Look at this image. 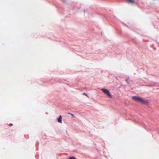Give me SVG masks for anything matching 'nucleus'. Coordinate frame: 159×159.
<instances>
[{
    "label": "nucleus",
    "mask_w": 159,
    "mask_h": 159,
    "mask_svg": "<svg viewBox=\"0 0 159 159\" xmlns=\"http://www.w3.org/2000/svg\"><path fill=\"white\" fill-rule=\"evenodd\" d=\"M101 90L103 92L106 94L109 97L111 98L112 97V95L111 94L109 91L107 89L105 88L102 89Z\"/></svg>",
    "instance_id": "f257e3e1"
},
{
    "label": "nucleus",
    "mask_w": 159,
    "mask_h": 159,
    "mask_svg": "<svg viewBox=\"0 0 159 159\" xmlns=\"http://www.w3.org/2000/svg\"><path fill=\"white\" fill-rule=\"evenodd\" d=\"M142 98L139 96H134L132 97L133 99L137 102H140Z\"/></svg>",
    "instance_id": "f03ea898"
},
{
    "label": "nucleus",
    "mask_w": 159,
    "mask_h": 159,
    "mask_svg": "<svg viewBox=\"0 0 159 159\" xmlns=\"http://www.w3.org/2000/svg\"><path fill=\"white\" fill-rule=\"evenodd\" d=\"M140 102L142 103H143L144 104L148 105L149 103L148 101L145 99H143L141 98Z\"/></svg>",
    "instance_id": "7ed1b4c3"
},
{
    "label": "nucleus",
    "mask_w": 159,
    "mask_h": 159,
    "mask_svg": "<svg viewBox=\"0 0 159 159\" xmlns=\"http://www.w3.org/2000/svg\"><path fill=\"white\" fill-rule=\"evenodd\" d=\"M57 121L60 123H62V116L60 115L57 118Z\"/></svg>",
    "instance_id": "20e7f679"
},
{
    "label": "nucleus",
    "mask_w": 159,
    "mask_h": 159,
    "mask_svg": "<svg viewBox=\"0 0 159 159\" xmlns=\"http://www.w3.org/2000/svg\"><path fill=\"white\" fill-rule=\"evenodd\" d=\"M126 1L129 2L131 4H134L136 3L135 0H126Z\"/></svg>",
    "instance_id": "39448f33"
},
{
    "label": "nucleus",
    "mask_w": 159,
    "mask_h": 159,
    "mask_svg": "<svg viewBox=\"0 0 159 159\" xmlns=\"http://www.w3.org/2000/svg\"><path fill=\"white\" fill-rule=\"evenodd\" d=\"M129 76H128L127 77V78L125 80L129 84Z\"/></svg>",
    "instance_id": "423d86ee"
},
{
    "label": "nucleus",
    "mask_w": 159,
    "mask_h": 159,
    "mask_svg": "<svg viewBox=\"0 0 159 159\" xmlns=\"http://www.w3.org/2000/svg\"><path fill=\"white\" fill-rule=\"evenodd\" d=\"M67 113L69 114L70 115H71L73 117H75L74 115L73 114L70 112H68Z\"/></svg>",
    "instance_id": "0eeeda50"
},
{
    "label": "nucleus",
    "mask_w": 159,
    "mask_h": 159,
    "mask_svg": "<svg viewBox=\"0 0 159 159\" xmlns=\"http://www.w3.org/2000/svg\"><path fill=\"white\" fill-rule=\"evenodd\" d=\"M61 0L65 3H66L67 2V0Z\"/></svg>",
    "instance_id": "6e6552de"
},
{
    "label": "nucleus",
    "mask_w": 159,
    "mask_h": 159,
    "mask_svg": "<svg viewBox=\"0 0 159 159\" xmlns=\"http://www.w3.org/2000/svg\"><path fill=\"white\" fill-rule=\"evenodd\" d=\"M69 159H75V157H71L69 158Z\"/></svg>",
    "instance_id": "1a4fd4ad"
},
{
    "label": "nucleus",
    "mask_w": 159,
    "mask_h": 159,
    "mask_svg": "<svg viewBox=\"0 0 159 159\" xmlns=\"http://www.w3.org/2000/svg\"><path fill=\"white\" fill-rule=\"evenodd\" d=\"M83 95H85L86 96H87V97H88L87 94L85 93H83Z\"/></svg>",
    "instance_id": "9d476101"
},
{
    "label": "nucleus",
    "mask_w": 159,
    "mask_h": 159,
    "mask_svg": "<svg viewBox=\"0 0 159 159\" xmlns=\"http://www.w3.org/2000/svg\"><path fill=\"white\" fill-rule=\"evenodd\" d=\"M13 125V124L11 123H10L9 124V125L10 126H11Z\"/></svg>",
    "instance_id": "9b49d317"
},
{
    "label": "nucleus",
    "mask_w": 159,
    "mask_h": 159,
    "mask_svg": "<svg viewBox=\"0 0 159 159\" xmlns=\"http://www.w3.org/2000/svg\"><path fill=\"white\" fill-rule=\"evenodd\" d=\"M88 9H87L86 10H84V13H86L88 11Z\"/></svg>",
    "instance_id": "f8f14e48"
},
{
    "label": "nucleus",
    "mask_w": 159,
    "mask_h": 159,
    "mask_svg": "<svg viewBox=\"0 0 159 159\" xmlns=\"http://www.w3.org/2000/svg\"><path fill=\"white\" fill-rule=\"evenodd\" d=\"M148 87H153V86H154V85H148Z\"/></svg>",
    "instance_id": "ddd939ff"
},
{
    "label": "nucleus",
    "mask_w": 159,
    "mask_h": 159,
    "mask_svg": "<svg viewBox=\"0 0 159 159\" xmlns=\"http://www.w3.org/2000/svg\"><path fill=\"white\" fill-rule=\"evenodd\" d=\"M158 45L159 46V44H158Z\"/></svg>",
    "instance_id": "4468645a"
},
{
    "label": "nucleus",
    "mask_w": 159,
    "mask_h": 159,
    "mask_svg": "<svg viewBox=\"0 0 159 159\" xmlns=\"http://www.w3.org/2000/svg\"><path fill=\"white\" fill-rule=\"evenodd\" d=\"M158 86H159V85H158Z\"/></svg>",
    "instance_id": "2eb2a0df"
}]
</instances>
